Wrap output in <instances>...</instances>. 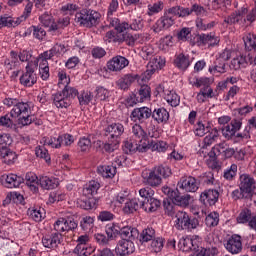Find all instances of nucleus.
I'll return each mask as SVG.
<instances>
[{"mask_svg":"<svg viewBox=\"0 0 256 256\" xmlns=\"http://www.w3.org/2000/svg\"><path fill=\"white\" fill-rule=\"evenodd\" d=\"M227 149V144L225 142L219 143L216 146H214L210 153L209 157L210 159H213L214 161L219 157V155H223Z\"/></svg>","mask_w":256,"mask_h":256,"instance_id":"obj_40","label":"nucleus"},{"mask_svg":"<svg viewBox=\"0 0 256 256\" xmlns=\"http://www.w3.org/2000/svg\"><path fill=\"white\" fill-rule=\"evenodd\" d=\"M39 67V60L28 62L26 66V73L20 77L21 85L24 87H33L37 83V68Z\"/></svg>","mask_w":256,"mask_h":256,"instance_id":"obj_5","label":"nucleus"},{"mask_svg":"<svg viewBox=\"0 0 256 256\" xmlns=\"http://www.w3.org/2000/svg\"><path fill=\"white\" fill-rule=\"evenodd\" d=\"M39 21L44 27H49V31H51V26L55 25V19H53V16L48 12L42 14L39 17Z\"/></svg>","mask_w":256,"mask_h":256,"instance_id":"obj_48","label":"nucleus"},{"mask_svg":"<svg viewBox=\"0 0 256 256\" xmlns=\"http://www.w3.org/2000/svg\"><path fill=\"white\" fill-rule=\"evenodd\" d=\"M115 253L117 256L131 255V253H135V243L133 240L122 239L118 242Z\"/></svg>","mask_w":256,"mask_h":256,"instance_id":"obj_15","label":"nucleus"},{"mask_svg":"<svg viewBox=\"0 0 256 256\" xmlns=\"http://www.w3.org/2000/svg\"><path fill=\"white\" fill-rule=\"evenodd\" d=\"M171 175H173V172L169 166L160 165L154 167L149 172V175L144 178V183L149 185V187H159L161 183H163V179H168V177H171Z\"/></svg>","mask_w":256,"mask_h":256,"instance_id":"obj_2","label":"nucleus"},{"mask_svg":"<svg viewBox=\"0 0 256 256\" xmlns=\"http://www.w3.org/2000/svg\"><path fill=\"white\" fill-rule=\"evenodd\" d=\"M153 111L149 107H140L135 108L131 113L132 121H139V123H143L145 119H149L152 117Z\"/></svg>","mask_w":256,"mask_h":256,"instance_id":"obj_20","label":"nucleus"},{"mask_svg":"<svg viewBox=\"0 0 256 256\" xmlns=\"http://www.w3.org/2000/svg\"><path fill=\"white\" fill-rule=\"evenodd\" d=\"M119 143H121V140L108 138V141L103 145V150L106 153H113L119 149Z\"/></svg>","mask_w":256,"mask_h":256,"instance_id":"obj_43","label":"nucleus"},{"mask_svg":"<svg viewBox=\"0 0 256 256\" xmlns=\"http://www.w3.org/2000/svg\"><path fill=\"white\" fill-rule=\"evenodd\" d=\"M151 249L152 251H154V253H159L161 251V249H163V245L165 243V240L161 237L158 238H154L153 240H151Z\"/></svg>","mask_w":256,"mask_h":256,"instance_id":"obj_63","label":"nucleus"},{"mask_svg":"<svg viewBox=\"0 0 256 256\" xmlns=\"http://www.w3.org/2000/svg\"><path fill=\"white\" fill-rule=\"evenodd\" d=\"M71 23L69 17L60 18L57 22L51 26V31H59V29H65Z\"/></svg>","mask_w":256,"mask_h":256,"instance_id":"obj_56","label":"nucleus"},{"mask_svg":"<svg viewBox=\"0 0 256 256\" xmlns=\"http://www.w3.org/2000/svg\"><path fill=\"white\" fill-rule=\"evenodd\" d=\"M207 227H217L219 225V213L211 212L205 219Z\"/></svg>","mask_w":256,"mask_h":256,"instance_id":"obj_55","label":"nucleus"},{"mask_svg":"<svg viewBox=\"0 0 256 256\" xmlns=\"http://www.w3.org/2000/svg\"><path fill=\"white\" fill-rule=\"evenodd\" d=\"M129 65V60L123 56H115L107 62V69L109 71L117 72L123 71Z\"/></svg>","mask_w":256,"mask_h":256,"instance_id":"obj_18","label":"nucleus"},{"mask_svg":"<svg viewBox=\"0 0 256 256\" xmlns=\"http://www.w3.org/2000/svg\"><path fill=\"white\" fill-rule=\"evenodd\" d=\"M151 97V87L149 85H142L138 91V99L141 103L145 101V99H149Z\"/></svg>","mask_w":256,"mask_h":256,"instance_id":"obj_53","label":"nucleus"},{"mask_svg":"<svg viewBox=\"0 0 256 256\" xmlns=\"http://www.w3.org/2000/svg\"><path fill=\"white\" fill-rule=\"evenodd\" d=\"M148 149L157 151L158 153H165L169 149V145L165 141H151L148 142Z\"/></svg>","mask_w":256,"mask_h":256,"instance_id":"obj_39","label":"nucleus"},{"mask_svg":"<svg viewBox=\"0 0 256 256\" xmlns=\"http://www.w3.org/2000/svg\"><path fill=\"white\" fill-rule=\"evenodd\" d=\"M179 189L186 191V193H196L199 189V182L193 176H183L178 182Z\"/></svg>","mask_w":256,"mask_h":256,"instance_id":"obj_10","label":"nucleus"},{"mask_svg":"<svg viewBox=\"0 0 256 256\" xmlns=\"http://www.w3.org/2000/svg\"><path fill=\"white\" fill-rule=\"evenodd\" d=\"M132 139L136 143L140 144L149 143V141L147 140V132H145V130H143V127H141V125L139 124H135L132 127Z\"/></svg>","mask_w":256,"mask_h":256,"instance_id":"obj_23","label":"nucleus"},{"mask_svg":"<svg viewBox=\"0 0 256 256\" xmlns=\"http://www.w3.org/2000/svg\"><path fill=\"white\" fill-rule=\"evenodd\" d=\"M211 130L212 129L209 124L205 126L203 122L198 121L195 128V135H197V137H203L206 133H211Z\"/></svg>","mask_w":256,"mask_h":256,"instance_id":"obj_49","label":"nucleus"},{"mask_svg":"<svg viewBox=\"0 0 256 256\" xmlns=\"http://www.w3.org/2000/svg\"><path fill=\"white\" fill-rule=\"evenodd\" d=\"M119 235L122 239H128V241H135V239L139 237V230H137L136 228L125 226L120 228Z\"/></svg>","mask_w":256,"mask_h":256,"instance_id":"obj_29","label":"nucleus"},{"mask_svg":"<svg viewBox=\"0 0 256 256\" xmlns=\"http://www.w3.org/2000/svg\"><path fill=\"white\" fill-rule=\"evenodd\" d=\"M105 131L110 135V139L121 141V135L125 133V127L121 123H112L105 129Z\"/></svg>","mask_w":256,"mask_h":256,"instance_id":"obj_21","label":"nucleus"},{"mask_svg":"<svg viewBox=\"0 0 256 256\" xmlns=\"http://www.w3.org/2000/svg\"><path fill=\"white\" fill-rule=\"evenodd\" d=\"M163 208L165 215H168V217H173L174 215H177V206L175 205V202L173 200L164 199Z\"/></svg>","mask_w":256,"mask_h":256,"instance_id":"obj_38","label":"nucleus"},{"mask_svg":"<svg viewBox=\"0 0 256 256\" xmlns=\"http://www.w3.org/2000/svg\"><path fill=\"white\" fill-rule=\"evenodd\" d=\"M152 119L158 123H167L169 121V112L164 107L156 108L152 112Z\"/></svg>","mask_w":256,"mask_h":256,"instance_id":"obj_31","label":"nucleus"},{"mask_svg":"<svg viewBox=\"0 0 256 256\" xmlns=\"http://www.w3.org/2000/svg\"><path fill=\"white\" fill-rule=\"evenodd\" d=\"M73 136L71 134H64L62 136H59L57 138V145L56 149H59L61 145H65L66 147H69L73 143Z\"/></svg>","mask_w":256,"mask_h":256,"instance_id":"obj_51","label":"nucleus"},{"mask_svg":"<svg viewBox=\"0 0 256 256\" xmlns=\"http://www.w3.org/2000/svg\"><path fill=\"white\" fill-rule=\"evenodd\" d=\"M197 15V17H201V15H204L206 13L205 7L195 3L190 8H186V17H189V15Z\"/></svg>","mask_w":256,"mask_h":256,"instance_id":"obj_45","label":"nucleus"},{"mask_svg":"<svg viewBox=\"0 0 256 256\" xmlns=\"http://www.w3.org/2000/svg\"><path fill=\"white\" fill-rule=\"evenodd\" d=\"M189 83L193 87H202L201 89H204V91H209V89H213L211 87V80L208 77H190L189 78Z\"/></svg>","mask_w":256,"mask_h":256,"instance_id":"obj_25","label":"nucleus"},{"mask_svg":"<svg viewBox=\"0 0 256 256\" xmlns=\"http://www.w3.org/2000/svg\"><path fill=\"white\" fill-rule=\"evenodd\" d=\"M53 229H54V233H59V235H61L62 233H65V231H67V226L65 223V218H60L58 219L54 225H53Z\"/></svg>","mask_w":256,"mask_h":256,"instance_id":"obj_62","label":"nucleus"},{"mask_svg":"<svg viewBox=\"0 0 256 256\" xmlns=\"http://www.w3.org/2000/svg\"><path fill=\"white\" fill-rule=\"evenodd\" d=\"M0 156L2 157L3 163H6V165H13L17 160V154L8 148H2L0 150Z\"/></svg>","mask_w":256,"mask_h":256,"instance_id":"obj_33","label":"nucleus"},{"mask_svg":"<svg viewBox=\"0 0 256 256\" xmlns=\"http://www.w3.org/2000/svg\"><path fill=\"white\" fill-rule=\"evenodd\" d=\"M141 206L146 213H155V211L161 207V201L155 198H150L148 201H142Z\"/></svg>","mask_w":256,"mask_h":256,"instance_id":"obj_32","label":"nucleus"},{"mask_svg":"<svg viewBox=\"0 0 256 256\" xmlns=\"http://www.w3.org/2000/svg\"><path fill=\"white\" fill-rule=\"evenodd\" d=\"M93 223H95L93 217L85 216L80 222V227L83 231H91V229H93Z\"/></svg>","mask_w":256,"mask_h":256,"instance_id":"obj_58","label":"nucleus"},{"mask_svg":"<svg viewBox=\"0 0 256 256\" xmlns=\"http://www.w3.org/2000/svg\"><path fill=\"white\" fill-rule=\"evenodd\" d=\"M18 25H21V18H13L10 16H1L0 17V29H3V27H17Z\"/></svg>","mask_w":256,"mask_h":256,"instance_id":"obj_35","label":"nucleus"},{"mask_svg":"<svg viewBox=\"0 0 256 256\" xmlns=\"http://www.w3.org/2000/svg\"><path fill=\"white\" fill-rule=\"evenodd\" d=\"M142 202L143 201H140L139 198H133L131 200L128 199L123 207L124 213L129 215L131 213H135V211H138L139 209H143V206L141 205Z\"/></svg>","mask_w":256,"mask_h":256,"instance_id":"obj_26","label":"nucleus"},{"mask_svg":"<svg viewBox=\"0 0 256 256\" xmlns=\"http://www.w3.org/2000/svg\"><path fill=\"white\" fill-rule=\"evenodd\" d=\"M223 177L226 181H233L237 177V164H232L230 168L226 169Z\"/></svg>","mask_w":256,"mask_h":256,"instance_id":"obj_59","label":"nucleus"},{"mask_svg":"<svg viewBox=\"0 0 256 256\" xmlns=\"http://www.w3.org/2000/svg\"><path fill=\"white\" fill-rule=\"evenodd\" d=\"M240 184L239 189L242 191L245 197H249L253 199V195H255L256 182L255 178L251 177L249 174L240 175Z\"/></svg>","mask_w":256,"mask_h":256,"instance_id":"obj_6","label":"nucleus"},{"mask_svg":"<svg viewBox=\"0 0 256 256\" xmlns=\"http://www.w3.org/2000/svg\"><path fill=\"white\" fill-rule=\"evenodd\" d=\"M174 65H176L178 69H188L191 65V62L189 61V56L179 54L174 60Z\"/></svg>","mask_w":256,"mask_h":256,"instance_id":"obj_42","label":"nucleus"},{"mask_svg":"<svg viewBox=\"0 0 256 256\" xmlns=\"http://www.w3.org/2000/svg\"><path fill=\"white\" fill-rule=\"evenodd\" d=\"M61 241H63V235L55 232H51L42 237V245L46 249H57V247L61 245Z\"/></svg>","mask_w":256,"mask_h":256,"instance_id":"obj_13","label":"nucleus"},{"mask_svg":"<svg viewBox=\"0 0 256 256\" xmlns=\"http://www.w3.org/2000/svg\"><path fill=\"white\" fill-rule=\"evenodd\" d=\"M137 79H139V75L137 74H126L116 82V85L119 89L127 91V89H129Z\"/></svg>","mask_w":256,"mask_h":256,"instance_id":"obj_22","label":"nucleus"},{"mask_svg":"<svg viewBox=\"0 0 256 256\" xmlns=\"http://www.w3.org/2000/svg\"><path fill=\"white\" fill-rule=\"evenodd\" d=\"M53 102L58 109H67V107L71 106V101L64 95L62 91L57 92L54 95Z\"/></svg>","mask_w":256,"mask_h":256,"instance_id":"obj_28","label":"nucleus"},{"mask_svg":"<svg viewBox=\"0 0 256 256\" xmlns=\"http://www.w3.org/2000/svg\"><path fill=\"white\" fill-rule=\"evenodd\" d=\"M196 44L201 47V45H218L219 38L215 37V34H200L196 36Z\"/></svg>","mask_w":256,"mask_h":256,"instance_id":"obj_24","label":"nucleus"},{"mask_svg":"<svg viewBox=\"0 0 256 256\" xmlns=\"http://www.w3.org/2000/svg\"><path fill=\"white\" fill-rule=\"evenodd\" d=\"M40 185L42 189H55L57 185H59V182H57V179L55 178H50L47 176H43L40 178Z\"/></svg>","mask_w":256,"mask_h":256,"instance_id":"obj_41","label":"nucleus"},{"mask_svg":"<svg viewBox=\"0 0 256 256\" xmlns=\"http://www.w3.org/2000/svg\"><path fill=\"white\" fill-rule=\"evenodd\" d=\"M140 201H149L155 195V191L150 187L141 188L139 190Z\"/></svg>","mask_w":256,"mask_h":256,"instance_id":"obj_52","label":"nucleus"},{"mask_svg":"<svg viewBox=\"0 0 256 256\" xmlns=\"http://www.w3.org/2000/svg\"><path fill=\"white\" fill-rule=\"evenodd\" d=\"M77 246L74 249V253L77 256H89L95 251V248L89 246V235L84 234L78 237Z\"/></svg>","mask_w":256,"mask_h":256,"instance_id":"obj_8","label":"nucleus"},{"mask_svg":"<svg viewBox=\"0 0 256 256\" xmlns=\"http://www.w3.org/2000/svg\"><path fill=\"white\" fill-rule=\"evenodd\" d=\"M100 184L92 180L83 189V195L87 197V199H91L94 195H97V191H99Z\"/></svg>","mask_w":256,"mask_h":256,"instance_id":"obj_34","label":"nucleus"},{"mask_svg":"<svg viewBox=\"0 0 256 256\" xmlns=\"http://www.w3.org/2000/svg\"><path fill=\"white\" fill-rule=\"evenodd\" d=\"M253 215L251 214V210L249 209H244L240 212L239 216L237 217V222L238 223H248L251 221Z\"/></svg>","mask_w":256,"mask_h":256,"instance_id":"obj_61","label":"nucleus"},{"mask_svg":"<svg viewBox=\"0 0 256 256\" xmlns=\"http://www.w3.org/2000/svg\"><path fill=\"white\" fill-rule=\"evenodd\" d=\"M155 239V229L153 227H147L140 233V243H149Z\"/></svg>","mask_w":256,"mask_h":256,"instance_id":"obj_37","label":"nucleus"},{"mask_svg":"<svg viewBox=\"0 0 256 256\" xmlns=\"http://www.w3.org/2000/svg\"><path fill=\"white\" fill-rule=\"evenodd\" d=\"M210 73H227V68L225 65V62H223L221 59L217 58L214 62V66L209 67Z\"/></svg>","mask_w":256,"mask_h":256,"instance_id":"obj_46","label":"nucleus"},{"mask_svg":"<svg viewBox=\"0 0 256 256\" xmlns=\"http://www.w3.org/2000/svg\"><path fill=\"white\" fill-rule=\"evenodd\" d=\"M242 125L243 122L241 121V119H232L230 124L221 128L223 137H225V139H231L232 137H234L237 131H240Z\"/></svg>","mask_w":256,"mask_h":256,"instance_id":"obj_17","label":"nucleus"},{"mask_svg":"<svg viewBox=\"0 0 256 256\" xmlns=\"http://www.w3.org/2000/svg\"><path fill=\"white\" fill-rule=\"evenodd\" d=\"M140 55L144 61H151L155 57V49L153 46H143Z\"/></svg>","mask_w":256,"mask_h":256,"instance_id":"obj_47","label":"nucleus"},{"mask_svg":"<svg viewBox=\"0 0 256 256\" xmlns=\"http://www.w3.org/2000/svg\"><path fill=\"white\" fill-rule=\"evenodd\" d=\"M164 99L171 107H177L180 103L179 95L173 91H169L167 95L164 96Z\"/></svg>","mask_w":256,"mask_h":256,"instance_id":"obj_50","label":"nucleus"},{"mask_svg":"<svg viewBox=\"0 0 256 256\" xmlns=\"http://www.w3.org/2000/svg\"><path fill=\"white\" fill-rule=\"evenodd\" d=\"M97 171L105 179H113L117 175V167L113 165L98 166Z\"/></svg>","mask_w":256,"mask_h":256,"instance_id":"obj_30","label":"nucleus"},{"mask_svg":"<svg viewBox=\"0 0 256 256\" xmlns=\"http://www.w3.org/2000/svg\"><path fill=\"white\" fill-rule=\"evenodd\" d=\"M218 138L219 130H217V128H213L212 130H210L209 134L205 136L203 143L206 147H211V145L215 143V141H217Z\"/></svg>","mask_w":256,"mask_h":256,"instance_id":"obj_44","label":"nucleus"},{"mask_svg":"<svg viewBox=\"0 0 256 256\" xmlns=\"http://www.w3.org/2000/svg\"><path fill=\"white\" fill-rule=\"evenodd\" d=\"M124 151L127 155L129 153H147L149 151V142H143L142 144L139 142H136L135 140H126L124 142Z\"/></svg>","mask_w":256,"mask_h":256,"instance_id":"obj_11","label":"nucleus"},{"mask_svg":"<svg viewBox=\"0 0 256 256\" xmlns=\"http://www.w3.org/2000/svg\"><path fill=\"white\" fill-rule=\"evenodd\" d=\"M35 153L37 157H39L40 159H44L46 163H51V156H49V151L45 147H36Z\"/></svg>","mask_w":256,"mask_h":256,"instance_id":"obj_57","label":"nucleus"},{"mask_svg":"<svg viewBox=\"0 0 256 256\" xmlns=\"http://www.w3.org/2000/svg\"><path fill=\"white\" fill-rule=\"evenodd\" d=\"M120 232L121 227H119L118 225L112 224L106 227V234L109 239H115V237H117Z\"/></svg>","mask_w":256,"mask_h":256,"instance_id":"obj_60","label":"nucleus"},{"mask_svg":"<svg viewBox=\"0 0 256 256\" xmlns=\"http://www.w3.org/2000/svg\"><path fill=\"white\" fill-rule=\"evenodd\" d=\"M165 12L168 13L170 17H180V18L187 17V7H183L179 5L170 7L167 10H165Z\"/></svg>","mask_w":256,"mask_h":256,"instance_id":"obj_36","label":"nucleus"},{"mask_svg":"<svg viewBox=\"0 0 256 256\" xmlns=\"http://www.w3.org/2000/svg\"><path fill=\"white\" fill-rule=\"evenodd\" d=\"M2 185H5L8 189H15L25 183V178L17 176V174H4L1 176Z\"/></svg>","mask_w":256,"mask_h":256,"instance_id":"obj_19","label":"nucleus"},{"mask_svg":"<svg viewBox=\"0 0 256 256\" xmlns=\"http://www.w3.org/2000/svg\"><path fill=\"white\" fill-rule=\"evenodd\" d=\"M173 25H175V18L170 16L167 12H164V15L157 20L152 29L154 33H161V31L169 29V27H173Z\"/></svg>","mask_w":256,"mask_h":256,"instance_id":"obj_14","label":"nucleus"},{"mask_svg":"<svg viewBox=\"0 0 256 256\" xmlns=\"http://www.w3.org/2000/svg\"><path fill=\"white\" fill-rule=\"evenodd\" d=\"M62 93L67 97L68 101L75 99L77 95H79V91L76 88L69 86V84L64 86Z\"/></svg>","mask_w":256,"mask_h":256,"instance_id":"obj_54","label":"nucleus"},{"mask_svg":"<svg viewBox=\"0 0 256 256\" xmlns=\"http://www.w3.org/2000/svg\"><path fill=\"white\" fill-rule=\"evenodd\" d=\"M224 247L228 253L232 255H237L243 251V242H241V236L233 234L228 240L224 243Z\"/></svg>","mask_w":256,"mask_h":256,"instance_id":"obj_9","label":"nucleus"},{"mask_svg":"<svg viewBox=\"0 0 256 256\" xmlns=\"http://www.w3.org/2000/svg\"><path fill=\"white\" fill-rule=\"evenodd\" d=\"M100 19L101 14L91 9H82L75 14L76 23H79L82 27H95Z\"/></svg>","mask_w":256,"mask_h":256,"instance_id":"obj_3","label":"nucleus"},{"mask_svg":"<svg viewBox=\"0 0 256 256\" xmlns=\"http://www.w3.org/2000/svg\"><path fill=\"white\" fill-rule=\"evenodd\" d=\"M178 247L185 253H189L191 251L199 253V240L189 237L181 238L178 242Z\"/></svg>","mask_w":256,"mask_h":256,"instance_id":"obj_16","label":"nucleus"},{"mask_svg":"<svg viewBox=\"0 0 256 256\" xmlns=\"http://www.w3.org/2000/svg\"><path fill=\"white\" fill-rule=\"evenodd\" d=\"M107 21L109 22L110 27H114V29L119 33L118 37H121V33L124 31H127L129 29V23L122 22L119 20V18H113L111 16H108Z\"/></svg>","mask_w":256,"mask_h":256,"instance_id":"obj_27","label":"nucleus"},{"mask_svg":"<svg viewBox=\"0 0 256 256\" xmlns=\"http://www.w3.org/2000/svg\"><path fill=\"white\" fill-rule=\"evenodd\" d=\"M199 201L205 207H213L219 201V191L215 189L204 190L200 194Z\"/></svg>","mask_w":256,"mask_h":256,"instance_id":"obj_12","label":"nucleus"},{"mask_svg":"<svg viewBox=\"0 0 256 256\" xmlns=\"http://www.w3.org/2000/svg\"><path fill=\"white\" fill-rule=\"evenodd\" d=\"M164 193L168 195V197L175 203L177 207H187L189 205V201H191V195H181L178 189L171 190V188L167 187L164 188Z\"/></svg>","mask_w":256,"mask_h":256,"instance_id":"obj_7","label":"nucleus"},{"mask_svg":"<svg viewBox=\"0 0 256 256\" xmlns=\"http://www.w3.org/2000/svg\"><path fill=\"white\" fill-rule=\"evenodd\" d=\"M31 109H33V102H17L16 106L10 111V117L18 119L19 125L24 127L33 123V115H31Z\"/></svg>","mask_w":256,"mask_h":256,"instance_id":"obj_1","label":"nucleus"},{"mask_svg":"<svg viewBox=\"0 0 256 256\" xmlns=\"http://www.w3.org/2000/svg\"><path fill=\"white\" fill-rule=\"evenodd\" d=\"M175 225L178 231H193L199 225V219L189 216L187 212L178 211L175 215Z\"/></svg>","mask_w":256,"mask_h":256,"instance_id":"obj_4","label":"nucleus"},{"mask_svg":"<svg viewBox=\"0 0 256 256\" xmlns=\"http://www.w3.org/2000/svg\"><path fill=\"white\" fill-rule=\"evenodd\" d=\"M144 25L145 24L143 23V20L141 19V17H136L131 20L130 24H128V29L130 28L132 29V31H141Z\"/></svg>","mask_w":256,"mask_h":256,"instance_id":"obj_64","label":"nucleus"}]
</instances>
